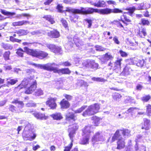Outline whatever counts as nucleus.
I'll return each mask as SVG.
<instances>
[{
    "mask_svg": "<svg viewBox=\"0 0 151 151\" xmlns=\"http://www.w3.org/2000/svg\"><path fill=\"white\" fill-rule=\"evenodd\" d=\"M72 12L75 14H92L94 12L100 14L108 15L111 13H122V11L118 8L111 9L106 8L104 9H94L93 8H83L81 7L80 9H74L72 10Z\"/></svg>",
    "mask_w": 151,
    "mask_h": 151,
    "instance_id": "1",
    "label": "nucleus"
},
{
    "mask_svg": "<svg viewBox=\"0 0 151 151\" xmlns=\"http://www.w3.org/2000/svg\"><path fill=\"white\" fill-rule=\"evenodd\" d=\"M32 64L38 68L43 69L48 71H53L54 73H57L59 74H69L70 73V70L68 68L58 69L55 67L56 66H58V65L54 63H48L43 65L33 63Z\"/></svg>",
    "mask_w": 151,
    "mask_h": 151,
    "instance_id": "2",
    "label": "nucleus"
},
{
    "mask_svg": "<svg viewBox=\"0 0 151 151\" xmlns=\"http://www.w3.org/2000/svg\"><path fill=\"white\" fill-rule=\"evenodd\" d=\"M28 85L30 86V87L25 89L24 93L27 94H32L36 88L37 82L35 80L31 77L24 78L17 88L20 89L24 88Z\"/></svg>",
    "mask_w": 151,
    "mask_h": 151,
    "instance_id": "3",
    "label": "nucleus"
},
{
    "mask_svg": "<svg viewBox=\"0 0 151 151\" xmlns=\"http://www.w3.org/2000/svg\"><path fill=\"white\" fill-rule=\"evenodd\" d=\"M24 49L27 54L40 59H43L48 55L47 52L42 51H38L36 50L30 49L27 47H24Z\"/></svg>",
    "mask_w": 151,
    "mask_h": 151,
    "instance_id": "4",
    "label": "nucleus"
},
{
    "mask_svg": "<svg viewBox=\"0 0 151 151\" xmlns=\"http://www.w3.org/2000/svg\"><path fill=\"white\" fill-rule=\"evenodd\" d=\"M119 131L117 130L112 138V142L116 140H118L117 142V147L118 149H121L123 148L125 146V142L124 139L119 134Z\"/></svg>",
    "mask_w": 151,
    "mask_h": 151,
    "instance_id": "5",
    "label": "nucleus"
},
{
    "mask_svg": "<svg viewBox=\"0 0 151 151\" xmlns=\"http://www.w3.org/2000/svg\"><path fill=\"white\" fill-rule=\"evenodd\" d=\"M100 106L98 104H95L88 106V109L84 112L82 115L84 116L94 115L97 113L100 109Z\"/></svg>",
    "mask_w": 151,
    "mask_h": 151,
    "instance_id": "6",
    "label": "nucleus"
},
{
    "mask_svg": "<svg viewBox=\"0 0 151 151\" xmlns=\"http://www.w3.org/2000/svg\"><path fill=\"white\" fill-rule=\"evenodd\" d=\"M93 127L91 126H86L83 130V133L86 134V137L83 138L81 140L80 144L82 145H86L88 143L89 137L90 134L93 133Z\"/></svg>",
    "mask_w": 151,
    "mask_h": 151,
    "instance_id": "7",
    "label": "nucleus"
},
{
    "mask_svg": "<svg viewBox=\"0 0 151 151\" xmlns=\"http://www.w3.org/2000/svg\"><path fill=\"white\" fill-rule=\"evenodd\" d=\"M83 65L86 68H90L95 70L98 68L99 64L94 60H85L82 63Z\"/></svg>",
    "mask_w": 151,
    "mask_h": 151,
    "instance_id": "8",
    "label": "nucleus"
},
{
    "mask_svg": "<svg viewBox=\"0 0 151 151\" xmlns=\"http://www.w3.org/2000/svg\"><path fill=\"white\" fill-rule=\"evenodd\" d=\"M23 136L27 138L26 139L32 140L34 139L36 136V134L32 131H24L23 134Z\"/></svg>",
    "mask_w": 151,
    "mask_h": 151,
    "instance_id": "9",
    "label": "nucleus"
},
{
    "mask_svg": "<svg viewBox=\"0 0 151 151\" xmlns=\"http://www.w3.org/2000/svg\"><path fill=\"white\" fill-rule=\"evenodd\" d=\"M70 127L68 129V131L70 132L69 135L72 142H73L74 134H75L76 131L78 129V126L77 124L75 123L70 125Z\"/></svg>",
    "mask_w": 151,
    "mask_h": 151,
    "instance_id": "10",
    "label": "nucleus"
},
{
    "mask_svg": "<svg viewBox=\"0 0 151 151\" xmlns=\"http://www.w3.org/2000/svg\"><path fill=\"white\" fill-rule=\"evenodd\" d=\"M46 46L51 51L55 53H60L61 54L62 51L61 48L53 44H47Z\"/></svg>",
    "mask_w": 151,
    "mask_h": 151,
    "instance_id": "11",
    "label": "nucleus"
},
{
    "mask_svg": "<svg viewBox=\"0 0 151 151\" xmlns=\"http://www.w3.org/2000/svg\"><path fill=\"white\" fill-rule=\"evenodd\" d=\"M103 140V137L101 133L99 132L96 133L92 138V142L102 141Z\"/></svg>",
    "mask_w": 151,
    "mask_h": 151,
    "instance_id": "12",
    "label": "nucleus"
},
{
    "mask_svg": "<svg viewBox=\"0 0 151 151\" xmlns=\"http://www.w3.org/2000/svg\"><path fill=\"white\" fill-rule=\"evenodd\" d=\"M56 99V98H51L49 100L47 101L46 104L49 105L51 109H55L57 106V104L55 102Z\"/></svg>",
    "mask_w": 151,
    "mask_h": 151,
    "instance_id": "13",
    "label": "nucleus"
},
{
    "mask_svg": "<svg viewBox=\"0 0 151 151\" xmlns=\"http://www.w3.org/2000/svg\"><path fill=\"white\" fill-rule=\"evenodd\" d=\"M48 35L50 36L52 38H57L60 35L59 32L56 29H53L48 33Z\"/></svg>",
    "mask_w": 151,
    "mask_h": 151,
    "instance_id": "14",
    "label": "nucleus"
},
{
    "mask_svg": "<svg viewBox=\"0 0 151 151\" xmlns=\"http://www.w3.org/2000/svg\"><path fill=\"white\" fill-rule=\"evenodd\" d=\"M94 6L98 7H104L106 6V2L102 0H99L94 4Z\"/></svg>",
    "mask_w": 151,
    "mask_h": 151,
    "instance_id": "15",
    "label": "nucleus"
},
{
    "mask_svg": "<svg viewBox=\"0 0 151 151\" xmlns=\"http://www.w3.org/2000/svg\"><path fill=\"white\" fill-rule=\"evenodd\" d=\"M12 103L13 104H17V106L18 108L23 111L22 109L24 107V104L22 101H19L17 99H15L13 101Z\"/></svg>",
    "mask_w": 151,
    "mask_h": 151,
    "instance_id": "16",
    "label": "nucleus"
},
{
    "mask_svg": "<svg viewBox=\"0 0 151 151\" xmlns=\"http://www.w3.org/2000/svg\"><path fill=\"white\" fill-rule=\"evenodd\" d=\"M131 70V69L129 66L127 65L124 69L121 74L124 76H126L130 74V71Z\"/></svg>",
    "mask_w": 151,
    "mask_h": 151,
    "instance_id": "17",
    "label": "nucleus"
},
{
    "mask_svg": "<svg viewBox=\"0 0 151 151\" xmlns=\"http://www.w3.org/2000/svg\"><path fill=\"white\" fill-rule=\"evenodd\" d=\"M60 105L61 108L63 109L68 108L70 106L68 102L64 99H63L60 102Z\"/></svg>",
    "mask_w": 151,
    "mask_h": 151,
    "instance_id": "18",
    "label": "nucleus"
},
{
    "mask_svg": "<svg viewBox=\"0 0 151 151\" xmlns=\"http://www.w3.org/2000/svg\"><path fill=\"white\" fill-rule=\"evenodd\" d=\"M29 22L28 21L22 20V21L17 22H15L12 23V25L14 26H20L23 24H29Z\"/></svg>",
    "mask_w": 151,
    "mask_h": 151,
    "instance_id": "19",
    "label": "nucleus"
},
{
    "mask_svg": "<svg viewBox=\"0 0 151 151\" xmlns=\"http://www.w3.org/2000/svg\"><path fill=\"white\" fill-rule=\"evenodd\" d=\"M122 60L121 58H118L114 63V67L115 69H117L119 70L121 68V62Z\"/></svg>",
    "mask_w": 151,
    "mask_h": 151,
    "instance_id": "20",
    "label": "nucleus"
},
{
    "mask_svg": "<svg viewBox=\"0 0 151 151\" xmlns=\"http://www.w3.org/2000/svg\"><path fill=\"white\" fill-rule=\"evenodd\" d=\"M122 133L125 138H128L131 136L130 131L127 129H124L121 130Z\"/></svg>",
    "mask_w": 151,
    "mask_h": 151,
    "instance_id": "21",
    "label": "nucleus"
},
{
    "mask_svg": "<svg viewBox=\"0 0 151 151\" xmlns=\"http://www.w3.org/2000/svg\"><path fill=\"white\" fill-rule=\"evenodd\" d=\"M144 127H142V129H145L146 130L149 129L150 126V121L146 118L144 119Z\"/></svg>",
    "mask_w": 151,
    "mask_h": 151,
    "instance_id": "22",
    "label": "nucleus"
},
{
    "mask_svg": "<svg viewBox=\"0 0 151 151\" xmlns=\"http://www.w3.org/2000/svg\"><path fill=\"white\" fill-rule=\"evenodd\" d=\"M33 115L37 119L41 120L45 119L46 118L44 114L40 113H33Z\"/></svg>",
    "mask_w": 151,
    "mask_h": 151,
    "instance_id": "23",
    "label": "nucleus"
},
{
    "mask_svg": "<svg viewBox=\"0 0 151 151\" xmlns=\"http://www.w3.org/2000/svg\"><path fill=\"white\" fill-rule=\"evenodd\" d=\"M51 116L54 119L58 120L63 118V117L60 113H55L52 114Z\"/></svg>",
    "mask_w": 151,
    "mask_h": 151,
    "instance_id": "24",
    "label": "nucleus"
},
{
    "mask_svg": "<svg viewBox=\"0 0 151 151\" xmlns=\"http://www.w3.org/2000/svg\"><path fill=\"white\" fill-rule=\"evenodd\" d=\"M24 52L27 53L22 48H19L17 49L16 53L17 54L18 57L22 58L24 56L23 54Z\"/></svg>",
    "mask_w": 151,
    "mask_h": 151,
    "instance_id": "25",
    "label": "nucleus"
},
{
    "mask_svg": "<svg viewBox=\"0 0 151 151\" xmlns=\"http://www.w3.org/2000/svg\"><path fill=\"white\" fill-rule=\"evenodd\" d=\"M113 58V56L108 53H106L104 55V59L105 60L104 62H106L109 60H112Z\"/></svg>",
    "mask_w": 151,
    "mask_h": 151,
    "instance_id": "26",
    "label": "nucleus"
},
{
    "mask_svg": "<svg viewBox=\"0 0 151 151\" xmlns=\"http://www.w3.org/2000/svg\"><path fill=\"white\" fill-rule=\"evenodd\" d=\"M126 10L128 11L127 13V14L129 15L132 17L134 12L136 10V9L135 6H133L127 8Z\"/></svg>",
    "mask_w": 151,
    "mask_h": 151,
    "instance_id": "27",
    "label": "nucleus"
},
{
    "mask_svg": "<svg viewBox=\"0 0 151 151\" xmlns=\"http://www.w3.org/2000/svg\"><path fill=\"white\" fill-rule=\"evenodd\" d=\"M9 109L10 111L13 112L19 113L22 112V111L21 110H17L16 107L12 105H9Z\"/></svg>",
    "mask_w": 151,
    "mask_h": 151,
    "instance_id": "28",
    "label": "nucleus"
},
{
    "mask_svg": "<svg viewBox=\"0 0 151 151\" xmlns=\"http://www.w3.org/2000/svg\"><path fill=\"white\" fill-rule=\"evenodd\" d=\"M18 80L17 78L15 79L8 78L7 79V83L8 85H13L15 84Z\"/></svg>",
    "mask_w": 151,
    "mask_h": 151,
    "instance_id": "29",
    "label": "nucleus"
},
{
    "mask_svg": "<svg viewBox=\"0 0 151 151\" xmlns=\"http://www.w3.org/2000/svg\"><path fill=\"white\" fill-rule=\"evenodd\" d=\"M73 41L74 42V44L73 42H71V41H69V43L70 44L71 46L73 47L74 45V44H75L77 47L79 45L78 43H77V42H78V38L76 36H75L73 38Z\"/></svg>",
    "mask_w": 151,
    "mask_h": 151,
    "instance_id": "30",
    "label": "nucleus"
},
{
    "mask_svg": "<svg viewBox=\"0 0 151 151\" xmlns=\"http://www.w3.org/2000/svg\"><path fill=\"white\" fill-rule=\"evenodd\" d=\"M43 18L49 21L51 24H53L55 22V21L53 20L51 16L50 15H45Z\"/></svg>",
    "mask_w": 151,
    "mask_h": 151,
    "instance_id": "31",
    "label": "nucleus"
},
{
    "mask_svg": "<svg viewBox=\"0 0 151 151\" xmlns=\"http://www.w3.org/2000/svg\"><path fill=\"white\" fill-rule=\"evenodd\" d=\"M1 13L4 15L6 16H13L15 15L16 13L14 12H10L6 11L4 9H2L1 10Z\"/></svg>",
    "mask_w": 151,
    "mask_h": 151,
    "instance_id": "32",
    "label": "nucleus"
},
{
    "mask_svg": "<svg viewBox=\"0 0 151 151\" xmlns=\"http://www.w3.org/2000/svg\"><path fill=\"white\" fill-rule=\"evenodd\" d=\"M10 54V52L9 51H6L4 52L3 55L4 60L7 61L10 60L9 56Z\"/></svg>",
    "mask_w": 151,
    "mask_h": 151,
    "instance_id": "33",
    "label": "nucleus"
},
{
    "mask_svg": "<svg viewBox=\"0 0 151 151\" xmlns=\"http://www.w3.org/2000/svg\"><path fill=\"white\" fill-rule=\"evenodd\" d=\"M1 46L5 50H12L13 48V46L9 44L3 43Z\"/></svg>",
    "mask_w": 151,
    "mask_h": 151,
    "instance_id": "34",
    "label": "nucleus"
},
{
    "mask_svg": "<svg viewBox=\"0 0 151 151\" xmlns=\"http://www.w3.org/2000/svg\"><path fill=\"white\" fill-rule=\"evenodd\" d=\"M75 117L74 114L72 113L67 115L66 117V119L67 120L70 121L74 122Z\"/></svg>",
    "mask_w": 151,
    "mask_h": 151,
    "instance_id": "35",
    "label": "nucleus"
},
{
    "mask_svg": "<svg viewBox=\"0 0 151 151\" xmlns=\"http://www.w3.org/2000/svg\"><path fill=\"white\" fill-rule=\"evenodd\" d=\"M146 29H145L143 28L141 30H139V35L141 37L144 38L146 35Z\"/></svg>",
    "mask_w": 151,
    "mask_h": 151,
    "instance_id": "36",
    "label": "nucleus"
},
{
    "mask_svg": "<svg viewBox=\"0 0 151 151\" xmlns=\"http://www.w3.org/2000/svg\"><path fill=\"white\" fill-rule=\"evenodd\" d=\"M92 119L93 120V123L95 125L98 126L99 124L100 119L96 116H93L92 117Z\"/></svg>",
    "mask_w": 151,
    "mask_h": 151,
    "instance_id": "37",
    "label": "nucleus"
},
{
    "mask_svg": "<svg viewBox=\"0 0 151 151\" xmlns=\"http://www.w3.org/2000/svg\"><path fill=\"white\" fill-rule=\"evenodd\" d=\"M144 4L143 3H141L137 4L135 7L136 10H141L144 9Z\"/></svg>",
    "mask_w": 151,
    "mask_h": 151,
    "instance_id": "38",
    "label": "nucleus"
},
{
    "mask_svg": "<svg viewBox=\"0 0 151 151\" xmlns=\"http://www.w3.org/2000/svg\"><path fill=\"white\" fill-rule=\"evenodd\" d=\"M95 50L97 51H104L106 50V48L104 47H103L102 46L96 45L95 46Z\"/></svg>",
    "mask_w": 151,
    "mask_h": 151,
    "instance_id": "39",
    "label": "nucleus"
},
{
    "mask_svg": "<svg viewBox=\"0 0 151 151\" xmlns=\"http://www.w3.org/2000/svg\"><path fill=\"white\" fill-rule=\"evenodd\" d=\"M81 59L78 57H75L74 58V62L76 66H78V65L81 63Z\"/></svg>",
    "mask_w": 151,
    "mask_h": 151,
    "instance_id": "40",
    "label": "nucleus"
},
{
    "mask_svg": "<svg viewBox=\"0 0 151 151\" xmlns=\"http://www.w3.org/2000/svg\"><path fill=\"white\" fill-rule=\"evenodd\" d=\"M144 63L145 60H144L142 59L138 60L136 64L137 66L142 67L144 66Z\"/></svg>",
    "mask_w": 151,
    "mask_h": 151,
    "instance_id": "41",
    "label": "nucleus"
},
{
    "mask_svg": "<svg viewBox=\"0 0 151 151\" xmlns=\"http://www.w3.org/2000/svg\"><path fill=\"white\" fill-rule=\"evenodd\" d=\"M63 6L61 4H58L56 7V9L58 10V12L60 13L63 12Z\"/></svg>",
    "mask_w": 151,
    "mask_h": 151,
    "instance_id": "42",
    "label": "nucleus"
},
{
    "mask_svg": "<svg viewBox=\"0 0 151 151\" xmlns=\"http://www.w3.org/2000/svg\"><path fill=\"white\" fill-rule=\"evenodd\" d=\"M146 112L148 116H151V105L150 104L146 106Z\"/></svg>",
    "mask_w": 151,
    "mask_h": 151,
    "instance_id": "43",
    "label": "nucleus"
},
{
    "mask_svg": "<svg viewBox=\"0 0 151 151\" xmlns=\"http://www.w3.org/2000/svg\"><path fill=\"white\" fill-rule=\"evenodd\" d=\"M16 33L18 34H19L21 35H27V31L23 29H19L17 31Z\"/></svg>",
    "mask_w": 151,
    "mask_h": 151,
    "instance_id": "44",
    "label": "nucleus"
},
{
    "mask_svg": "<svg viewBox=\"0 0 151 151\" xmlns=\"http://www.w3.org/2000/svg\"><path fill=\"white\" fill-rule=\"evenodd\" d=\"M10 40L13 42H17L20 43L21 42V40H19L14 38L13 36H11L10 37Z\"/></svg>",
    "mask_w": 151,
    "mask_h": 151,
    "instance_id": "45",
    "label": "nucleus"
},
{
    "mask_svg": "<svg viewBox=\"0 0 151 151\" xmlns=\"http://www.w3.org/2000/svg\"><path fill=\"white\" fill-rule=\"evenodd\" d=\"M151 98L149 95H145L141 98L142 101L144 102H146L147 101Z\"/></svg>",
    "mask_w": 151,
    "mask_h": 151,
    "instance_id": "46",
    "label": "nucleus"
},
{
    "mask_svg": "<svg viewBox=\"0 0 151 151\" xmlns=\"http://www.w3.org/2000/svg\"><path fill=\"white\" fill-rule=\"evenodd\" d=\"M33 130L31 127V125L30 124L27 122V124L24 128V131H28Z\"/></svg>",
    "mask_w": 151,
    "mask_h": 151,
    "instance_id": "47",
    "label": "nucleus"
},
{
    "mask_svg": "<svg viewBox=\"0 0 151 151\" xmlns=\"http://www.w3.org/2000/svg\"><path fill=\"white\" fill-rule=\"evenodd\" d=\"M141 23L143 25H148L150 24V22L148 20H146L144 18L142 19H141Z\"/></svg>",
    "mask_w": 151,
    "mask_h": 151,
    "instance_id": "48",
    "label": "nucleus"
},
{
    "mask_svg": "<svg viewBox=\"0 0 151 151\" xmlns=\"http://www.w3.org/2000/svg\"><path fill=\"white\" fill-rule=\"evenodd\" d=\"M84 20L88 24V27L91 28L92 24V20L89 19L87 18L85 19Z\"/></svg>",
    "mask_w": 151,
    "mask_h": 151,
    "instance_id": "49",
    "label": "nucleus"
},
{
    "mask_svg": "<svg viewBox=\"0 0 151 151\" xmlns=\"http://www.w3.org/2000/svg\"><path fill=\"white\" fill-rule=\"evenodd\" d=\"M122 96L121 95H113V98L115 101H119L121 99Z\"/></svg>",
    "mask_w": 151,
    "mask_h": 151,
    "instance_id": "50",
    "label": "nucleus"
},
{
    "mask_svg": "<svg viewBox=\"0 0 151 151\" xmlns=\"http://www.w3.org/2000/svg\"><path fill=\"white\" fill-rule=\"evenodd\" d=\"M87 107L86 106H82L81 108L78 109L76 110L75 111V112L76 113H80L83 110L85 109V108Z\"/></svg>",
    "mask_w": 151,
    "mask_h": 151,
    "instance_id": "51",
    "label": "nucleus"
},
{
    "mask_svg": "<svg viewBox=\"0 0 151 151\" xmlns=\"http://www.w3.org/2000/svg\"><path fill=\"white\" fill-rule=\"evenodd\" d=\"M61 22L63 26L65 28H66L68 27V24L67 21L63 18H62L61 19Z\"/></svg>",
    "mask_w": 151,
    "mask_h": 151,
    "instance_id": "52",
    "label": "nucleus"
},
{
    "mask_svg": "<svg viewBox=\"0 0 151 151\" xmlns=\"http://www.w3.org/2000/svg\"><path fill=\"white\" fill-rule=\"evenodd\" d=\"M26 106L27 107H34L36 106V104L31 102L27 104Z\"/></svg>",
    "mask_w": 151,
    "mask_h": 151,
    "instance_id": "53",
    "label": "nucleus"
},
{
    "mask_svg": "<svg viewBox=\"0 0 151 151\" xmlns=\"http://www.w3.org/2000/svg\"><path fill=\"white\" fill-rule=\"evenodd\" d=\"M113 40L114 42L116 44L119 45L120 43V42L119 40L117 37L116 36H115L113 38Z\"/></svg>",
    "mask_w": 151,
    "mask_h": 151,
    "instance_id": "54",
    "label": "nucleus"
},
{
    "mask_svg": "<svg viewBox=\"0 0 151 151\" xmlns=\"http://www.w3.org/2000/svg\"><path fill=\"white\" fill-rule=\"evenodd\" d=\"M119 53L122 57H126L127 56V53L122 50L119 51Z\"/></svg>",
    "mask_w": 151,
    "mask_h": 151,
    "instance_id": "55",
    "label": "nucleus"
},
{
    "mask_svg": "<svg viewBox=\"0 0 151 151\" xmlns=\"http://www.w3.org/2000/svg\"><path fill=\"white\" fill-rule=\"evenodd\" d=\"M136 108H133L131 107L129 108L126 112L128 114L129 113H131V114L133 112V111L134 110V109H136ZM132 115V114H131Z\"/></svg>",
    "mask_w": 151,
    "mask_h": 151,
    "instance_id": "56",
    "label": "nucleus"
},
{
    "mask_svg": "<svg viewBox=\"0 0 151 151\" xmlns=\"http://www.w3.org/2000/svg\"><path fill=\"white\" fill-rule=\"evenodd\" d=\"M106 2L108 5H116V2L114 1L109 0L106 1Z\"/></svg>",
    "mask_w": 151,
    "mask_h": 151,
    "instance_id": "57",
    "label": "nucleus"
},
{
    "mask_svg": "<svg viewBox=\"0 0 151 151\" xmlns=\"http://www.w3.org/2000/svg\"><path fill=\"white\" fill-rule=\"evenodd\" d=\"M142 136L140 135H137L136 138L135 139L136 142H139L140 141V139L142 138Z\"/></svg>",
    "mask_w": 151,
    "mask_h": 151,
    "instance_id": "58",
    "label": "nucleus"
},
{
    "mask_svg": "<svg viewBox=\"0 0 151 151\" xmlns=\"http://www.w3.org/2000/svg\"><path fill=\"white\" fill-rule=\"evenodd\" d=\"M62 65L65 66H69L71 65V63L68 61L63 62L62 63Z\"/></svg>",
    "mask_w": 151,
    "mask_h": 151,
    "instance_id": "59",
    "label": "nucleus"
},
{
    "mask_svg": "<svg viewBox=\"0 0 151 151\" xmlns=\"http://www.w3.org/2000/svg\"><path fill=\"white\" fill-rule=\"evenodd\" d=\"M36 94H43V91L41 89H38L35 92Z\"/></svg>",
    "mask_w": 151,
    "mask_h": 151,
    "instance_id": "60",
    "label": "nucleus"
},
{
    "mask_svg": "<svg viewBox=\"0 0 151 151\" xmlns=\"http://www.w3.org/2000/svg\"><path fill=\"white\" fill-rule=\"evenodd\" d=\"M72 145L73 144L71 143L70 146L65 147L64 151H70L72 147Z\"/></svg>",
    "mask_w": 151,
    "mask_h": 151,
    "instance_id": "61",
    "label": "nucleus"
},
{
    "mask_svg": "<svg viewBox=\"0 0 151 151\" xmlns=\"http://www.w3.org/2000/svg\"><path fill=\"white\" fill-rule=\"evenodd\" d=\"M125 151H134L133 149L131 148V144H129V145L126 148Z\"/></svg>",
    "mask_w": 151,
    "mask_h": 151,
    "instance_id": "62",
    "label": "nucleus"
},
{
    "mask_svg": "<svg viewBox=\"0 0 151 151\" xmlns=\"http://www.w3.org/2000/svg\"><path fill=\"white\" fill-rule=\"evenodd\" d=\"M142 88V86L140 84H138L136 87V90L139 91L141 90Z\"/></svg>",
    "mask_w": 151,
    "mask_h": 151,
    "instance_id": "63",
    "label": "nucleus"
},
{
    "mask_svg": "<svg viewBox=\"0 0 151 151\" xmlns=\"http://www.w3.org/2000/svg\"><path fill=\"white\" fill-rule=\"evenodd\" d=\"M150 7V4L147 3L145 4L144 6V9H147Z\"/></svg>",
    "mask_w": 151,
    "mask_h": 151,
    "instance_id": "64",
    "label": "nucleus"
}]
</instances>
